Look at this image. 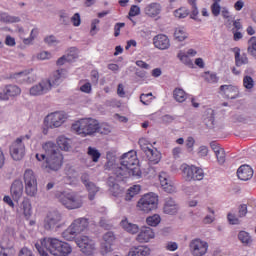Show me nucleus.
<instances>
[{
	"label": "nucleus",
	"mask_w": 256,
	"mask_h": 256,
	"mask_svg": "<svg viewBox=\"0 0 256 256\" xmlns=\"http://www.w3.org/2000/svg\"><path fill=\"white\" fill-rule=\"evenodd\" d=\"M44 154H36L37 161H43L42 167L46 171H59L63 165V153H65V136L57 138L56 143L47 141L42 144Z\"/></svg>",
	"instance_id": "1"
},
{
	"label": "nucleus",
	"mask_w": 256,
	"mask_h": 256,
	"mask_svg": "<svg viewBox=\"0 0 256 256\" xmlns=\"http://www.w3.org/2000/svg\"><path fill=\"white\" fill-rule=\"evenodd\" d=\"M121 167L113 169V176L109 177V183L115 181H124L129 177H136L139 179L142 175L141 167H139V160L137 159V152L135 150L124 153L120 159Z\"/></svg>",
	"instance_id": "2"
},
{
	"label": "nucleus",
	"mask_w": 256,
	"mask_h": 256,
	"mask_svg": "<svg viewBox=\"0 0 256 256\" xmlns=\"http://www.w3.org/2000/svg\"><path fill=\"white\" fill-rule=\"evenodd\" d=\"M35 248L41 256H49L48 253L53 256H65V243L57 238H44L35 244Z\"/></svg>",
	"instance_id": "3"
},
{
	"label": "nucleus",
	"mask_w": 256,
	"mask_h": 256,
	"mask_svg": "<svg viewBox=\"0 0 256 256\" xmlns=\"http://www.w3.org/2000/svg\"><path fill=\"white\" fill-rule=\"evenodd\" d=\"M99 122L93 118H84L72 124V131L80 137H91L97 133Z\"/></svg>",
	"instance_id": "4"
},
{
	"label": "nucleus",
	"mask_w": 256,
	"mask_h": 256,
	"mask_svg": "<svg viewBox=\"0 0 256 256\" xmlns=\"http://www.w3.org/2000/svg\"><path fill=\"white\" fill-rule=\"evenodd\" d=\"M157 207H159V196L153 192L142 195L136 204V208L142 213H151Z\"/></svg>",
	"instance_id": "5"
},
{
	"label": "nucleus",
	"mask_w": 256,
	"mask_h": 256,
	"mask_svg": "<svg viewBox=\"0 0 256 256\" xmlns=\"http://www.w3.org/2000/svg\"><path fill=\"white\" fill-rule=\"evenodd\" d=\"M65 123V112L56 111L48 114L43 121V135H48L49 129H59Z\"/></svg>",
	"instance_id": "6"
},
{
	"label": "nucleus",
	"mask_w": 256,
	"mask_h": 256,
	"mask_svg": "<svg viewBox=\"0 0 256 256\" xmlns=\"http://www.w3.org/2000/svg\"><path fill=\"white\" fill-rule=\"evenodd\" d=\"M29 139H31V136L26 134L16 138V140L12 142L10 146V155L14 161H21V159L25 157V141H29Z\"/></svg>",
	"instance_id": "7"
},
{
	"label": "nucleus",
	"mask_w": 256,
	"mask_h": 256,
	"mask_svg": "<svg viewBox=\"0 0 256 256\" xmlns=\"http://www.w3.org/2000/svg\"><path fill=\"white\" fill-rule=\"evenodd\" d=\"M25 185V193L28 197H35L37 195V175L31 169H26L23 175Z\"/></svg>",
	"instance_id": "8"
},
{
	"label": "nucleus",
	"mask_w": 256,
	"mask_h": 256,
	"mask_svg": "<svg viewBox=\"0 0 256 256\" xmlns=\"http://www.w3.org/2000/svg\"><path fill=\"white\" fill-rule=\"evenodd\" d=\"M180 169L185 181H202L203 177H205L203 169L193 165L182 164Z\"/></svg>",
	"instance_id": "9"
},
{
	"label": "nucleus",
	"mask_w": 256,
	"mask_h": 256,
	"mask_svg": "<svg viewBox=\"0 0 256 256\" xmlns=\"http://www.w3.org/2000/svg\"><path fill=\"white\" fill-rule=\"evenodd\" d=\"M51 89H53L51 80L43 79L29 89V95L31 97H41V95H47Z\"/></svg>",
	"instance_id": "10"
},
{
	"label": "nucleus",
	"mask_w": 256,
	"mask_h": 256,
	"mask_svg": "<svg viewBox=\"0 0 256 256\" xmlns=\"http://www.w3.org/2000/svg\"><path fill=\"white\" fill-rule=\"evenodd\" d=\"M190 253L193 256H205L209 251V244L200 238L191 240L189 244Z\"/></svg>",
	"instance_id": "11"
},
{
	"label": "nucleus",
	"mask_w": 256,
	"mask_h": 256,
	"mask_svg": "<svg viewBox=\"0 0 256 256\" xmlns=\"http://www.w3.org/2000/svg\"><path fill=\"white\" fill-rule=\"evenodd\" d=\"M76 245L79 247L80 251L84 253V255H93L95 251V241H93L88 236H80L76 238Z\"/></svg>",
	"instance_id": "12"
},
{
	"label": "nucleus",
	"mask_w": 256,
	"mask_h": 256,
	"mask_svg": "<svg viewBox=\"0 0 256 256\" xmlns=\"http://www.w3.org/2000/svg\"><path fill=\"white\" fill-rule=\"evenodd\" d=\"M89 227V219L87 218H78L72 222V224L67 229L70 235H79L83 233Z\"/></svg>",
	"instance_id": "13"
},
{
	"label": "nucleus",
	"mask_w": 256,
	"mask_h": 256,
	"mask_svg": "<svg viewBox=\"0 0 256 256\" xmlns=\"http://www.w3.org/2000/svg\"><path fill=\"white\" fill-rule=\"evenodd\" d=\"M16 214L19 217L23 215L25 219H31V215H33V208L29 198H24L23 201L16 206Z\"/></svg>",
	"instance_id": "14"
},
{
	"label": "nucleus",
	"mask_w": 256,
	"mask_h": 256,
	"mask_svg": "<svg viewBox=\"0 0 256 256\" xmlns=\"http://www.w3.org/2000/svg\"><path fill=\"white\" fill-rule=\"evenodd\" d=\"M25 187L23 186V182L21 180H15L10 187V196L12 197L15 203H19L21 201V197H23V191Z\"/></svg>",
	"instance_id": "15"
},
{
	"label": "nucleus",
	"mask_w": 256,
	"mask_h": 256,
	"mask_svg": "<svg viewBox=\"0 0 256 256\" xmlns=\"http://www.w3.org/2000/svg\"><path fill=\"white\" fill-rule=\"evenodd\" d=\"M81 181H82L83 185H85V187L89 193L88 199L90 201H93L95 199V196L97 195V193H99V187H97V185H95V183L89 181V174H87V173L82 174Z\"/></svg>",
	"instance_id": "16"
},
{
	"label": "nucleus",
	"mask_w": 256,
	"mask_h": 256,
	"mask_svg": "<svg viewBox=\"0 0 256 256\" xmlns=\"http://www.w3.org/2000/svg\"><path fill=\"white\" fill-rule=\"evenodd\" d=\"M220 95L224 99H237L239 98V88L233 85H221L220 86Z\"/></svg>",
	"instance_id": "17"
},
{
	"label": "nucleus",
	"mask_w": 256,
	"mask_h": 256,
	"mask_svg": "<svg viewBox=\"0 0 256 256\" xmlns=\"http://www.w3.org/2000/svg\"><path fill=\"white\" fill-rule=\"evenodd\" d=\"M153 45L156 49H160L161 51H165L171 47V41L169 37L164 34H158L153 38Z\"/></svg>",
	"instance_id": "18"
},
{
	"label": "nucleus",
	"mask_w": 256,
	"mask_h": 256,
	"mask_svg": "<svg viewBox=\"0 0 256 256\" xmlns=\"http://www.w3.org/2000/svg\"><path fill=\"white\" fill-rule=\"evenodd\" d=\"M151 239H155V232L150 227H142L136 237L138 243H149Z\"/></svg>",
	"instance_id": "19"
},
{
	"label": "nucleus",
	"mask_w": 256,
	"mask_h": 256,
	"mask_svg": "<svg viewBox=\"0 0 256 256\" xmlns=\"http://www.w3.org/2000/svg\"><path fill=\"white\" fill-rule=\"evenodd\" d=\"M146 158L148 159L150 165H157L161 161V152L157 150L154 146H150L148 150L144 152Z\"/></svg>",
	"instance_id": "20"
},
{
	"label": "nucleus",
	"mask_w": 256,
	"mask_h": 256,
	"mask_svg": "<svg viewBox=\"0 0 256 256\" xmlns=\"http://www.w3.org/2000/svg\"><path fill=\"white\" fill-rule=\"evenodd\" d=\"M237 177L241 181H249L253 178V168L247 164L240 166L237 170Z\"/></svg>",
	"instance_id": "21"
},
{
	"label": "nucleus",
	"mask_w": 256,
	"mask_h": 256,
	"mask_svg": "<svg viewBox=\"0 0 256 256\" xmlns=\"http://www.w3.org/2000/svg\"><path fill=\"white\" fill-rule=\"evenodd\" d=\"M104 243L102 244L103 253H111L113 251V243H115V234L107 232L103 236Z\"/></svg>",
	"instance_id": "22"
},
{
	"label": "nucleus",
	"mask_w": 256,
	"mask_h": 256,
	"mask_svg": "<svg viewBox=\"0 0 256 256\" xmlns=\"http://www.w3.org/2000/svg\"><path fill=\"white\" fill-rule=\"evenodd\" d=\"M159 181H160V185H161L162 189L166 193H173V191H175V187L169 181V176L167 175V173L161 172L159 174Z\"/></svg>",
	"instance_id": "23"
},
{
	"label": "nucleus",
	"mask_w": 256,
	"mask_h": 256,
	"mask_svg": "<svg viewBox=\"0 0 256 256\" xmlns=\"http://www.w3.org/2000/svg\"><path fill=\"white\" fill-rule=\"evenodd\" d=\"M3 95L1 99H9V97H17L21 95V88L17 85H8L3 89Z\"/></svg>",
	"instance_id": "24"
},
{
	"label": "nucleus",
	"mask_w": 256,
	"mask_h": 256,
	"mask_svg": "<svg viewBox=\"0 0 256 256\" xmlns=\"http://www.w3.org/2000/svg\"><path fill=\"white\" fill-rule=\"evenodd\" d=\"M60 221H61V214L55 213L47 217V219L45 220L44 227L47 230L55 229V227H59Z\"/></svg>",
	"instance_id": "25"
},
{
	"label": "nucleus",
	"mask_w": 256,
	"mask_h": 256,
	"mask_svg": "<svg viewBox=\"0 0 256 256\" xmlns=\"http://www.w3.org/2000/svg\"><path fill=\"white\" fill-rule=\"evenodd\" d=\"M151 249L147 246L132 247L127 256H150Z\"/></svg>",
	"instance_id": "26"
},
{
	"label": "nucleus",
	"mask_w": 256,
	"mask_h": 256,
	"mask_svg": "<svg viewBox=\"0 0 256 256\" xmlns=\"http://www.w3.org/2000/svg\"><path fill=\"white\" fill-rule=\"evenodd\" d=\"M178 210L179 206L177 205V203H175V200H173V198L165 199L164 213H166V215H175Z\"/></svg>",
	"instance_id": "27"
},
{
	"label": "nucleus",
	"mask_w": 256,
	"mask_h": 256,
	"mask_svg": "<svg viewBox=\"0 0 256 256\" xmlns=\"http://www.w3.org/2000/svg\"><path fill=\"white\" fill-rule=\"evenodd\" d=\"M120 226L126 233H130V235H137L139 233V226L137 224L130 223L129 220L124 219L120 222Z\"/></svg>",
	"instance_id": "28"
},
{
	"label": "nucleus",
	"mask_w": 256,
	"mask_h": 256,
	"mask_svg": "<svg viewBox=\"0 0 256 256\" xmlns=\"http://www.w3.org/2000/svg\"><path fill=\"white\" fill-rule=\"evenodd\" d=\"M145 13L148 17H157L161 13V4L151 3L145 8Z\"/></svg>",
	"instance_id": "29"
},
{
	"label": "nucleus",
	"mask_w": 256,
	"mask_h": 256,
	"mask_svg": "<svg viewBox=\"0 0 256 256\" xmlns=\"http://www.w3.org/2000/svg\"><path fill=\"white\" fill-rule=\"evenodd\" d=\"M63 79H65V68H58L52 75V86L61 85Z\"/></svg>",
	"instance_id": "30"
},
{
	"label": "nucleus",
	"mask_w": 256,
	"mask_h": 256,
	"mask_svg": "<svg viewBox=\"0 0 256 256\" xmlns=\"http://www.w3.org/2000/svg\"><path fill=\"white\" fill-rule=\"evenodd\" d=\"M249 63V58L247 57V54L241 55V50L239 48H236L235 51V65L236 67H242V65H247Z\"/></svg>",
	"instance_id": "31"
},
{
	"label": "nucleus",
	"mask_w": 256,
	"mask_h": 256,
	"mask_svg": "<svg viewBox=\"0 0 256 256\" xmlns=\"http://www.w3.org/2000/svg\"><path fill=\"white\" fill-rule=\"evenodd\" d=\"M66 199V209H79V207H81V200H79V198L67 194Z\"/></svg>",
	"instance_id": "32"
},
{
	"label": "nucleus",
	"mask_w": 256,
	"mask_h": 256,
	"mask_svg": "<svg viewBox=\"0 0 256 256\" xmlns=\"http://www.w3.org/2000/svg\"><path fill=\"white\" fill-rule=\"evenodd\" d=\"M204 121L206 127H213L215 125V110L212 108L206 109L204 112Z\"/></svg>",
	"instance_id": "33"
},
{
	"label": "nucleus",
	"mask_w": 256,
	"mask_h": 256,
	"mask_svg": "<svg viewBox=\"0 0 256 256\" xmlns=\"http://www.w3.org/2000/svg\"><path fill=\"white\" fill-rule=\"evenodd\" d=\"M141 193V185L136 184L131 186L126 193L125 201H131L135 195H139Z\"/></svg>",
	"instance_id": "34"
},
{
	"label": "nucleus",
	"mask_w": 256,
	"mask_h": 256,
	"mask_svg": "<svg viewBox=\"0 0 256 256\" xmlns=\"http://www.w3.org/2000/svg\"><path fill=\"white\" fill-rule=\"evenodd\" d=\"M21 18L19 16H11L6 12H0V23H19Z\"/></svg>",
	"instance_id": "35"
},
{
	"label": "nucleus",
	"mask_w": 256,
	"mask_h": 256,
	"mask_svg": "<svg viewBox=\"0 0 256 256\" xmlns=\"http://www.w3.org/2000/svg\"><path fill=\"white\" fill-rule=\"evenodd\" d=\"M77 183V171L73 168H69L66 171V185H75Z\"/></svg>",
	"instance_id": "36"
},
{
	"label": "nucleus",
	"mask_w": 256,
	"mask_h": 256,
	"mask_svg": "<svg viewBox=\"0 0 256 256\" xmlns=\"http://www.w3.org/2000/svg\"><path fill=\"white\" fill-rule=\"evenodd\" d=\"M173 97H174L175 101H177L178 103H184V101H187V94H186L185 90H183L181 88L174 89Z\"/></svg>",
	"instance_id": "37"
},
{
	"label": "nucleus",
	"mask_w": 256,
	"mask_h": 256,
	"mask_svg": "<svg viewBox=\"0 0 256 256\" xmlns=\"http://www.w3.org/2000/svg\"><path fill=\"white\" fill-rule=\"evenodd\" d=\"M79 57V50L76 47H72L67 50L65 61L73 63Z\"/></svg>",
	"instance_id": "38"
},
{
	"label": "nucleus",
	"mask_w": 256,
	"mask_h": 256,
	"mask_svg": "<svg viewBox=\"0 0 256 256\" xmlns=\"http://www.w3.org/2000/svg\"><path fill=\"white\" fill-rule=\"evenodd\" d=\"M28 75H29V69L24 70L22 72L15 73L14 79H16L17 83H27Z\"/></svg>",
	"instance_id": "39"
},
{
	"label": "nucleus",
	"mask_w": 256,
	"mask_h": 256,
	"mask_svg": "<svg viewBox=\"0 0 256 256\" xmlns=\"http://www.w3.org/2000/svg\"><path fill=\"white\" fill-rule=\"evenodd\" d=\"M146 223L150 227H157V225H159V223H161V216H159L158 214H154L152 216H149L146 219Z\"/></svg>",
	"instance_id": "40"
},
{
	"label": "nucleus",
	"mask_w": 256,
	"mask_h": 256,
	"mask_svg": "<svg viewBox=\"0 0 256 256\" xmlns=\"http://www.w3.org/2000/svg\"><path fill=\"white\" fill-rule=\"evenodd\" d=\"M174 37L177 41H185L187 38V32L185 31V28H176Z\"/></svg>",
	"instance_id": "41"
},
{
	"label": "nucleus",
	"mask_w": 256,
	"mask_h": 256,
	"mask_svg": "<svg viewBox=\"0 0 256 256\" xmlns=\"http://www.w3.org/2000/svg\"><path fill=\"white\" fill-rule=\"evenodd\" d=\"M248 53L256 58V37L252 36L248 41Z\"/></svg>",
	"instance_id": "42"
},
{
	"label": "nucleus",
	"mask_w": 256,
	"mask_h": 256,
	"mask_svg": "<svg viewBox=\"0 0 256 256\" xmlns=\"http://www.w3.org/2000/svg\"><path fill=\"white\" fill-rule=\"evenodd\" d=\"M37 35H39V29L34 28L31 30L30 37L23 40L24 45H31L35 41Z\"/></svg>",
	"instance_id": "43"
},
{
	"label": "nucleus",
	"mask_w": 256,
	"mask_h": 256,
	"mask_svg": "<svg viewBox=\"0 0 256 256\" xmlns=\"http://www.w3.org/2000/svg\"><path fill=\"white\" fill-rule=\"evenodd\" d=\"M88 155L92 157V161L94 163H97L101 158V153L98 152V150L93 147H88Z\"/></svg>",
	"instance_id": "44"
},
{
	"label": "nucleus",
	"mask_w": 256,
	"mask_h": 256,
	"mask_svg": "<svg viewBox=\"0 0 256 256\" xmlns=\"http://www.w3.org/2000/svg\"><path fill=\"white\" fill-rule=\"evenodd\" d=\"M138 144L140 146V149H142L143 153L153 147V144H150L149 140H147L146 138H140Z\"/></svg>",
	"instance_id": "45"
},
{
	"label": "nucleus",
	"mask_w": 256,
	"mask_h": 256,
	"mask_svg": "<svg viewBox=\"0 0 256 256\" xmlns=\"http://www.w3.org/2000/svg\"><path fill=\"white\" fill-rule=\"evenodd\" d=\"M238 239L241 241V243H245L246 245H249L251 242V236L246 231L239 232Z\"/></svg>",
	"instance_id": "46"
},
{
	"label": "nucleus",
	"mask_w": 256,
	"mask_h": 256,
	"mask_svg": "<svg viewBox=\"0 0 256 256\" xmlns=\"http://www.w3.org/2000/svg\"><path fill=\"white\" fill-rule=\"evenodd\" d=\"M189 10L187 8H179L174 11V17H177L178 19H185V17H188Z\"/></svg>",
	"instance_id": "47"
},
{
	"label": "nucleus",
	"mask_w": 256,
	"mask_h": 256,
	"mask_svg": "<svg viewBox=\"0 0 256 256\" xmlns=\"http://www.w3.org/2000/svg\"><path fill=\"white\" fill-rule=\"evenodd\" d=\"M221 15L223 19L227 20L228 25H231V23H233V19H235V17L231 16V12H229L227 8H222Z\"/></svg>",
	"instance_id": "48"
},
{
	"label": "nucleus",
	"mask_w": 256,
	"mask_h": 256,
	"mask_svg": "<svg viewBox=\"0 0 256 256\" xmlns=\"http://www.w3.org/2000/svg\"><path fill=\"white\" fill-rule=\"evenodd\" d=\"M203 77L207 83H217V81H219L217 74L211 72H206Z\"/></svg>",
	"instance_id": "49"
},
{
	"label": "nucleus",
	"mask_w": 256,
	"mask_h": 256,
	"mask_svg": "<svg viewBox=\"0 0 256 256\" xmlns=\"http://www.w3.org/2000/svg\"><path fill=\"white\" fill-rule=\"evenodd\" d=\"M227 220L230 225H241V220L233 213H228Z\"/></svg>",
	"instance_id": "50"
},
{
	"label": "nucleus",
	"mask_w": 256,
	"mask_h": 256,
	"mask_svg": "<svg viewBox=\"0 0 256 256\" xmlns=\"http://www.w3.org/2000/svg\"><path fill=\"white\" fill-rule=\"evenodd\" d=\"M210 9L213 17H219L221 15V4L212 3Z\"/></svg>",
	"instance_id": "51"
},
{
	"label": "nucleus",
	"mask_w": 256,
	"mask_h": 256,
	"mask_svg": "<svg viewBox=\"0 0 256 256\" xmlns=\"http://www.w3.org/2000/svg\"><path fill=\"white\" fill-rule=\"evenodd\" d=\"M140 101L143 105H150L151 101H153V93L141 94Z\"/></svg>",
	"instance_id": "52"
},
{
	"label": "nucleus",
	"mask_w": 256,
	"mask_h": 256,
	"mask_svg": "<svg viewBox=\"0 0 256 256\" xmlns=\"http://www.w3.org/2000/svg\"><path fill=\"white\" fill-rule=\"evenodd\" d=\"M243 85L245 89H253V87H255V81H253L251 76H245L243 78Z\"/></svg>",
	"instance_id": "53"
},
{
	"label": "nucleus",
	"mask_w": 256,
	"mask_h": 256,
	"mask_svg": "<svg viewBox=\"0 0 256 256\" xmlns=\"http://www.w3.org/2000/svg\"><path fill=\"white\" fill-rule=\"evenodd\" d=\"M97 133H101L102 135H108V133H111V126H109L108 124L98 123Z\"/></svg>",
	"instance_id": "54"
},
{
	"label": "nucleus",
	"mask_w": 256,
	"mask_h": 256,
	"mask_svg": "<svg viewBox=\"0 0 256 256\" xmlns=\"http://www.w3.org/2000/svg\"><path fill=\"white\" fill-rule=\"evenodd\" d=\"M247 213H249V210H247V204H241L238 206V217L240 219L247 217Z\"/></svg>",
	"instance_id": "55"
},
{
	"label": "nucleus",
	"mask_w": 256,
	"mask_h": 256,
	"mask_svg": "<svg viewBox=\"0 0 256 256\" xmlns=\"http://www.w3.org/2000/svg\"><path fill=\"white\" fill-rule=\"evenodd\" d=\"M141 14V8L137 5H132L129 11V17H137Z\"/></svg>",
	"instance_id": "56"
},
{
	"label": "nucleus",
	"mask_w": 256,
	"mask_h": 256,
	"mask_svg": "<svg viewBox=\"0 0 256 256\" xmlns=\"http://www.w3.org/2000/svg\"><path fill=\"white\" fill-rule=\"evenodd\" d=\"M44 43L52 47V45H57V38L54 35L46 36L44 38Z\"/></svg>",
	"instance_id": "57"
},
{
	"label": "nucleus",
	"mask_w": 256,
	"mask_h": 256,
	"mask_svg": "<svg viewBox=\"0 0 256 256\" xmlns=\"http://www.w3.org/2000/svg\"><path fill=\"white\" fill-rule=\"evenodd\" d=\"M52 55L50 52L42 51L37 54V59L39 61H45L47 59H51Z\"/></svg>",
	"instance_id": "58"
},
{
	"label": "nucleus",
	"mask_w": 256,
	"mask_h": 256,
	"mask_svg": "<svg viewBox=\"0 0 256 256\" xmlns=\"http://www.w3.org/2000/svg\"><path fill=\"white\" fill-rule=\"evenodd\" d=\"M71 23L74 27H79V25H81V15L79 13H75L71 17Z\"/></svg>",
	"instance_id": "59"
},
{
	"label": "nucleus",
	"mask_w": 256,
	"mask_h": 256,
	"mask_svg": "<svg viewBox=\"0 0 256 256\" xmlns=\"http://www.w3.org/2000/svg\"><path fill=\"white\" fill-rule=\"evenodd\" d=\"M35 81H37V74L33 73V69H28V78L26 83L31 84L35 83Z\"/></svg>",
	"instance_id": "60"
},
{
	"label": "nucleus",
	"mask_w": 256,
	"mask_h": 256,
	"mask_svg": "<svg viewBox=\"0 0 256 256\" xmlns=\"http://www.w3.org/2000/svg\"><path fill=\"white\" fill-rule=\"evenodd\" d=\"M215 155L218 163H220V165H223V163H225V149L222 148V150L217 152Z\"/></svg>",
	"instance_id": "61"
},
{
	"label": "nucleus",
	"mask_w": 256,
	"mask_h": 256,
	"mask_svg": "<svg viewBox=\"0 0 256 256\" xmlns=\"http://www.w3.org/2000/svg\"><path fill=\"white\" fill-rule=\"evenodd\" d=\"M123 27H125V23H123V22H119V23L115 24L114 37H119V35H121V29H123Z\"/></svg>",
	"instance_id": "62"
},
{
	"label": "nucleus",
	"mask_w": 256,
	"mask_h": 256,
	"mask_svg": "<svg viewBox=\"0 0 256 256\" xmlns=\"http://www.w3.org/2000/svg\"><path fill=\"white\" fill-rule=\"evenodd\" d=\"M209 155V148L207 146H200L198 149V157H207Z\"/></svg>",
	"instance_id": "63"
},
{
	"label": "nucleus",
	"mask_w": 256,
	"mask_h": 256,
	"mask_svg": "<svg viewBox=\"0 0 256 256\" xmlns=\"http://www.w3.org/2000/svg\"><path fill=\"white\" fill-rule=\"evenodd\" d=\"M195 146V138L194 137H188L186 140V147L188 151H193V147Z\"/></svg>",
	"instance_id": "64"
}]
</instances>
